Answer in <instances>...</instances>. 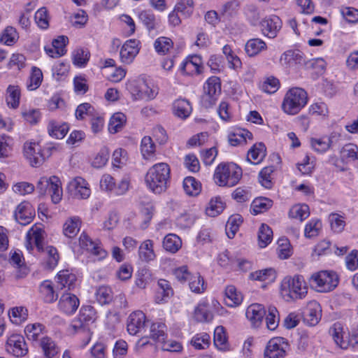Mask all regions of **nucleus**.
<instances>
[{
	"label": "nucleus",
	"instance_id": "a19ab883",
	"mask_svg": "<svg viewBox=\"0 0 358 358\" xmlns=\"http://www.w3.org/2000/svg\"><path fill=\"white\" fill-rule=\"evenodd\" d=\"M183 189L189 196H196L201 191V184L195 178L188 176L183 180Z\"/></svg>",
	"mask_w": 358,
	"mask_h": 358
},
{
	"label": "nucleus",
	"instance_id": "c85d7f7f",
	"mask_svg": "<svg viewBox=\"0 0 358 358\" xmlns=\"http://www.w3.org/2000/svg\"><path fill=\"white\" fill-rule=\"evenodd\" d=\"M252 134L245 129H236L233 133L229 135V142L232 146L244 145L248 140H252Z\"/></svg>",
	"mask_w": 358,
	"mask_h": 358
},
{
	"label": "nucleus",
	"instance_id": "473e14b6",
	"mask_svg": "<svg viewBox=\"0 0 358 358\" xmlns=\"http://www.w3.org/2000/svg\"><path fill=\"white\" fill-rule=\"evenodd\" d=\"M243 295L234 285H229L225 289L224 302L227 306L236 307L242 303Z\"/></svg>",
	"mask_w": 358,
	"mask_h": 358
},
{
	"label": "nucleus",
	"instance_id": "393cba45",
	"mask_svg": "<svg viewBox=\"0 0 358 358\" xmlns=\"http://www.w3.org/2000/svg\"><path fill=\"white\" fill-rule=\"evenodd\" d=\"M138 259L144 263H149L154 261L156 255L154 251V243L152 240L148 239L143 241L138 248Z\"/></svg>",
	"mask_w": 358,
	"mask_h": 358
},
{
	"label": "nucleus",
	"instance_id": "6e6552de",
	"mask_svg": "<svg viewBox=\"0 0 358 358\" xmlns=\"http://www.w3.org/2000/svg\"><path fill=\"white\" fill-rule=\"evenodd\" d=\"M310 281L315 284L318 292H329L338 286L339 278L336 272L324 270L314 273L310 277Z\"/></svg>",
	"mask_w": 358,
	"mask_h": 358
},
{
	"label": "nucleus",
	"instance_id": "39448f33",
	"mask_svg": "<svg viewBox=\"0 0 358 358\" xmlns=\"http://www.w3.org/2000/svg\"><path fill=\"white\" fill-rule=\"evenodd\" d=\"M242 177V170L234 163H222L215 169L214 180L219 186L233 187Z\"/></svg>",
	"mask_w": 358,
	"mask_h": 358
},
{
	"label": "nucleus",
	"instance_id": "ea45409f",
	"mask_svg": "<svg viewBox=\"0 0 358 358\" xmlns=\"http://www.w3.org/2000/svg\"><path fill=\"white\" fill-rule=\"evenodd\" d=\"M167 327L163 322H153L150 327V338L160 343L166 339Z\"/></svg>",
	"mask_w": 358,
	"mask_h": 358
},
{
	"label": "nucleus",
	"instance_id": "49530a36",
	"mask_svg": "<svg viewBox=\"0 0 358 358\" xmlns=\"http://www.w3.org/2000/svg\"><path fill=\"white\" fill-rule=\"evenodd\" d=\"M45 327L41 323L27 324L24 332L29 340L36 341L41 339V336L43 334Z\"/></svg>",
	"mask_w": 358,
	"mask_h": 358
},
{
	"label": "nucleus",
	"instance_id": "0e129e2a",
	"mask_svg": "<svg viewBox=\"0 0 358 358\" xmlns=\"http://www.w3.org/2000/svg\"><path fill=\"white\" fill-rule=\"evenodd\" d=\"M20 91L17 86H9L7 90L6 102L8 105L16 108L20 103Z\"/></svg>",
	"mask_w": 358,
	"mask_h": 358
},
{
	"label": "nucleus",
	"instance_id": "f03ea898",
	"mask_svg": "<svg viewBox=\"0 0 358 358\" xmlns=\"http://www.w3.org/2000/svg\"><path fill=\"white\" fill-rule=\"evenodd\" d=\"M169 178V166L162 162L153 165L148 169L145 176V182L150 191L155 194H161L166 189Z\"/></svg>",
	"mask_w": 358,
	"mask_h": 358
},
{
	"label": "nucleus",
	"instance_id": "603ef678",
	"mask_svg": "<svg viewBox=\"0 0 358 358\" xmlns=\"http://www.w3.org/2000/svg\"><path fill=\"white\" fill-rule=\"evenodd\" d=\"M273 239V231L267 224H262L259 229L258 240L261 248L266 247Z\"/></svg>",
	"mask_w": 358,
	"mask_h": 358
},
{
	"label": "nucleus",
	"instance_id": "4468645a",
	"mask_svg": "<svg viewBox=\"0 0 358 358\" xmlns=\"http://www.w3.org/2000/svg\"><path fill=\"white\" fill-rule=\"evenodd\" d=\"M69 189L78 199H86L91 194L88 182L81 177L73 178L69 184Z\"/></svg>",
	"mask_w": 358,
	"mask_h": 358
},
{
	"label": "nucleus",
	"instance_id": "6ab92c4d",
	"mask_svg": "<svg viewBox=\"0 0 358 358\" xmlns=\"http://www.w3.org/2000/svg\"><path fill=\"white\" fill-rule=\"evenodd\" d=\"M80 305L78 298L73 294L64 293L58 303L59 309L67 315L75 313Z\"/></svg>",
	"mask_w": 358,
	"mask_h": 358
},
{
	"label": "nucleus",
	"instance_id": "9b49d317",
	"mask_svg": "<svg viewBox=\"0 0 358 358\" xmlns=\"http://www.w3.org/2000/svg\"><path fill=\"white\" fill-rule=\"evenodd\" d=\"M6 350L16 357H22L28 353V347L24 338L20 334H12L6 341Z\"/></svg>",
	"mask_w": 358,
	"mask_h": 358
},
{
	"label": "nucleus",
	"instance_id": "7c9ffc66",
	"mask_svg": "<svg viewBox=\"0 0 358 358\" xmlns=\"http://www.w3.org/2000/svg\"><path fill=\"white\" fill-rule=\"evenodd\" d=\"M266 49V43L259 38L248 40L245 45V52L249 57H255Z\"/></svg>",
	"mask_w": 358,
	"mask_h": 358
},
{
	"label": "nucleus",
	"instance_id": "4be33fe9",
	"mask_svg": "<svg viewBox=\"0 0 358 358\" xmlns=\"http://www.w3.org/2000/svg\"><path fill=\"white\" fill-rule=\"evenodd\" d=\"M145 315L142 311H135L130 314L127 322V331L131 335H136L145 326Z\"/></svg>",
	"mask_w": 358,
	"mask_h": 358
},
{
	"label": "nucleus",
	"instance_id": "5701e85b",
	"mask_svg": "<svg viewBox=\"0 0 358 358\" xmlns=\"http://www.w3.org/2000/svg\"><path fill=\"white\" fill-rule=\"evenodd\" d=\"M202 59L200 56L194 55L188 57L180 66V71L187 75H196L201 73Z\"/></svg>",
	"mask_w": 358,
	"mask_h": 358
},
{
	"label": "nucleus",
	"instance_id": "423d86ee",
	"mask_svg": "<svg viewBox=\"0 0 358 358\" xmlns=\"http://www.w3.org/2000/svg\"><path fill=\"white\" fill-rule=\"evenodd\" d=\"M307 103V94L299 87L290 89L285 94L282 108L289 115L297 114Z\"/></svg>",
	"mask_w": 358,
	"mask_h": 358
},
{
	"label": "nucleus",
	"instance_id": "20e7f679",
	"mask_svg": "<svg viewBox=\"0 0 358 358\" xmlns=\"http://www.w3.org/2000/svg\"><path fill=\"white\" fill-rule=\"evenodd\" d=\"M96 319V311L91 306H82L79 315L74 318L68 328L71 334H83L89 341L90 338V324Z\"/></svg>",
	"mask_w": 358,
	"mask_h": 358
},
{
	"label": "nucleus",
	"instance_id": "e2e57ef3",
	"mask_svg": "<svg viewBox=\"0 0 358 358\" xmlns=\"http://www.w3.org/2000/svg\"><path fill=\"white\" fill-rule=\"evenodd\" d=\"M322 227V222L318 219L310 220L306 225L304 234L307 238H313L319 235Z\"/></svg>",
	"mask_w": 358,
	"mask_h": 358
},
{
	"label": "nucleus",
	"instance_id": "5fc2aeb1",
	"mask_svg": "<svg viewBox=\"0 0 358 358\" xmlns=\"http://www.w3.org/2000/svg\"><path fill=\"white\" fill-rule=\"evenodd\" d=\"M243 219L238 214L229 217L226 224V234L229 238H233L242 223Z\"/></svg>",
	"mask_w": 358,
	"mask_h": 358
},
{
	"label": "nucleus",
	"instance_id": "c9c22d12",
	"mask_svg": "<svg viewBox=\"0 0 358 358\" xmlns=\"http://www.w3.org/2000/svg\"><path fill=\"white\" fill-rule=\"evenodd\" d=\"M40 346L46 358H54L59 351V347L50 337L43 336L40 341Z\"/></svg>",
	"mask_w": 358,
	"mask_h": 358
},
{
	"label": "nucleus",
	"instance_id": "bf43d9fd",
	"mask_svg": "<svg viewBox=\"0 0 358 358\" xmlns=\"http://www.w3.org/2000/svg\"><path fill=\"white\" fill-rule=\"evenodd\" d=\"M222 52L226 56L230 68L236 71L241 68L242 62L240 58L233 53L230 45H225L222 48Z\"/></svg>",
	"mask_w": 358,
	"mask_h": 358
},
{
	"label": "nucleus",
	"instance_id": "bb28decb",
	"mask_svg": "<svg viewBox=\"0 0 358 358\" xmlns=\"http://www.w3.org/2000/svg\"><path fill=\"white\" fill-rule=\"evenodd\" d=\"M321 319V307L316 302H310L304 313V321L310 326L316 325Z\"/></svg>",
	"mask_w": 358,
	"mask_h": 358
},
{
	"label": "nucleus",
	"instance_id": "a878e982",
	"mask_svg": "<svg viewBox=\"0 0 358 358\" xmlns=\"http://www.w3.org/2000/svg\"><path fill=\"white\" fill-rule=\"evenodd\" d=\"M280 60L282 65H285L289 67L296 64H304L305 63L303 55L299 50H287L281 55Z\"/></svg>",
	"mask_w": 358,
	"mask_h": 358
},
{
	"label": "nucleus",
	"instance_id": "9d476101",
	"mask_svg": "<svg viewBox=\"0 0 358 358\" xmlns=\"http://www.w3.org/2000/svg\"><path fill=\"white\" fill-rule=\"evenodd\" d=\"M221 93L220 80L217 76L210 77L203 85V94L201 96V104L208 108L213 107Z\"/></svg>",
	"mask_w": 358,
	"mask_h": 358
},
{
	"label": "nucleus",
	"instance_id": "0eeeda50",
	"mask_svg": "<svg viewBox=\"0 0 358 358\" xmlns=\"http://www.w3.org/2000/svg\"><path fill=\"white\" fill-rule=\"evenodd\" d=\"M36 189L41 196L48 192L52 201L55 204L59 203L62 199V182L57 176L41 177L36 184Z\"/></svg>",
	"mask_w": 358,
	"mask_h": 358
},
{
	"label": "nucleus",
	"instance_id": "774afa93",
	"mask_svg": "<svg viewBox=\"0 0 358 358\" xmlns=\"http://www.w3.org/2000/svg\"><path fill=\"white\" fill-rule=\"evenodd\" d=\"M17 39V32L13 27H7L0 38L1 42L7 45H12Z\"/></svg>",
	"mask_w": 358,
	"mask_h": 358
},
{
	"label": "nucleus",
	"instance_id": "58836bf2",
	"mask_svg": "<svg viewBox=\"0 0 358 358\" xmlns=\"http://www.w3.org/2000/svg\"><path fill=\"white\" fill-rule=\"evenodd\" d=\"M77 282L76 275L69 270L61 271L57 274V282L61 288L67 287L69 289H73Z\"/></svg>",
	"mask_w": 358,
	"mask_h": 358
},
{
	"label": "nucleus",
	"instance_id": "f257e3e1",
	"mask_svg": "<svg viewBox=\"0 0 358 358\" xmlns=\"http://www.w3.org/2000/svg\"><path fill=\"white\" fill-rule=\"evenodd\" d=\"M45 231L41 224L34 225L27 233L25 247L29 252H31L34 246L41 254L43 259L44 266L52 270L56 267L59 260V255L56 248L52 245L43 246Z\"/></svg>",
	"mask_w": 358,
	"mask_h": 358
},
{
	"label": "nucleus",
	"instance_id": "72a5a7b5",
	"mask_svg": "<svg viewBox=\"0 0 358 358\" xmlns=\"http://www.w3.org/2000/svg\"><path fill=\"white\" fill-rule=\"evenodd\" d=\"M192 106L188 100L178 99L173 103V111L177 117L185 119L192 113Z\"/></svg>",
	"mask_w": 358,
	"mask_h": 358
},
{
	"label": "nucleus",
	"instance_id": "680f3d73",
	"mask_svg": "<svg viewBox=\"0 0 358 358\" xmlns=\"http://www.w3.org/2000/svg\"><path fill=\"white\" fill-rule=\"evenodd\" d=\"M43 80V73L41 70L36 66L32 67L31 73L27 83V88L29 90H34L39 87Z\"/></svg>",
	"mask_w": 358,
	"mask_h": 358
},
{
	"label": "nucleus",
	"instance_id": "ddd939ff",
	"mask_svg": "<svg viewBox=\"0 0 358 358\" xmlns=\"http://www.w3.org/2000/svg\"><path fill=\"white\" fill-rule=\"evenodd\" d=\"M288 344L285 338L276 337L271 339L264 352L265 358H284Z\"/></svg>",
	"mask_w": 358,
	"mask_h": 358
},
{
	"label": "nucleus",
	"instance_id": "4d7b16f0",
	"mask_svg": "<svg viewBox=\"0 0 358 358\" xmlns=\"http://www.w3.org/2000/svg\"><path fill=\"white\" fill-rule=\"evenodd\" d=\"M273 204V201L265 197L255 199L252 203L251 208L255 215L266 211Z\"/></svg>",
	"mask_w": 358,
	"mask_h": 358
},
{
	"label": "nucleus",
	"instance_id": "a211bd4d",
	"mask_svg": "<svg viewBox=\"0 0 358 358\" xmlns=\"http://www.w3.org/2000/svg\"><path fill=\"white\" fill-rule=\"evenodd\" d=\"M329 334L334 341L341 349H347L350 345L348 333L340 322L334 323L329 329Z\"/></svg>",
	"mask_w": 358,
	"mask_h": 358
},
{
	"label": "nucleus",
	"instance_id": "69168bd1",
	"mask_svg": "<svg viewBox=\"0 0 358 358\" xmlns=\"http://www.w3.org/2000/svg\"><path fill=\"white\" fill-rule=\"evenodd\" d=\"M280 318L277 308L270 306L268 308V313L266 316V327L269 330H275L279 324Z\"/></svg>",
	"mask_w": 358,
	"mask_h": 358
},
{
	"label": "nucleus",
	"instance_id": "052dcab7",
	"mask_svg": "<svg viewBox=\"0 0 358 358\" xmlns=\"http://www.w3.org/2000/svg\"><path fill=\"white\" fill-rule=\"evenodd\" d=\"M151 271L146 267L138 271L135 285L140 289H145L151 280Z\"/></svg>",
	"mask_w": 358,
	"mask_h": 358
},
{
	"label": "nucleus",
	"instance_id": "3c124183",
	"mask_svg": "<svg viewBox=\"0 0 358 358\" xmlns=\"http://www.w3.org/2000/svg\"><path fill=\"white\" fill-rule=\"evenodd\" d=\"M224 208V204L220 197L210 199L206 208V213L210 217H216L220 215Z\"/></svg>",
	"mask_w": 358,
	"mask_h": 358
},
{
	"label": "nucleus",
	"instance_id": "2f4dec72",
	"mask_svg": "<svg viewBox=\"0 0 358 358\" xmlns=\"http://www.w3.org/2000/svg\"><path fill=\"white\" fill-rule=\"evenodd\" d=\"M266 147L264 143L255 144L248 152L247 159L253 164H259L266 156Z\"/></svg>",
	"mask_w": 358,
	"mask_h": 358
},
{
	"label": "nucleus",
	"instance_id": "dca6fc26",
	"mask_svg": "<svg viewBox=\"0 0 358 358\" xmlns=\"http://www.w3.org/2000/svg\"><path fill=\"white\" fill-rule=\"evenodd\" d=\"M139 43L138 41L130 39L123 44L120 51V58L122 63L126 64L132 63L139 52Z\"/></svg>",
	"mask_w": 358,
	"mask_h": 358
},
{
	"label": "nucleus",
	"instance_id": "864d4df0",
	"mask_svg": "<svg viewBox=\"0 0 358 358\" xmlns=\"http://www.w3.org/2000/svg\"><path fill=\"white\" fill-rule=\"evenodd\" d=\"M214 345L220 350L227 349V338L224 328L222 326L217 327L214 331Z\"/></svg>",
	"mask_w": 358,
	"mask_h": 358
},
{
	"label": "nucleus",
	"instance_id": "c03bdc74",
	"mask_svg": "<svg viewBox=\"0 0 358 358\" xmlns=\"http://www.w3.org/2000/svg\"><path fill=\"white\" fill-rule=\"evenodd\" d=\"M173 47V41L166 36H160L154 42L155 50L159 55H164L168 54Z\"/></svg>",
	"mask_w": 358,
	"mask_h": 358
},
{
	"label": "nucleus",
	"instance_id": "412c9836",
	"mask_svg": "<svg viewBox=\"0 0 358 358\" xmlns=\"http://www.w3.org/2000/svg\"><path fill=\"white\" fill-rule=\"evenodd\" d=\"M157 285L155 301L159 304L167 303L173 295L171 283L165 279H159Z\"/></svg>",
	"mask_w": 358,
	"mask_h": 358
},
{
	"label": "nucleus",
	"instance_id": "338daca9",
	"mask_svg": "<svg viewBox=\"0 0 358 358\" xmlns=\"http://www.w3.org/2000/svg\"><path fill=\"white\" fill-rule=\"evenodd\" d=\"M189 281V286L192 292L196 294H201L204 292L206 287L203 278L199 273H196L192 275Z\"/></svg>",
	"mask_w": 358,
	"mask_h": 358
},
{
	"label": "nucleus",
	"instance_id": "09e8293b",
	"mask_svg": "<svg viewBox=\"0 0 358 358\" xmlns=\"http://www.w3.org/2000/svg\"><path fill=\"white\" fill-rule=\"evenodd\" d=\"M309 215V207L306 204H296L289 211V217L299 220L300 222L306 220Z\"/></svg>",
	"mask_w": 358,
	"mask_h": 358
},
{
	"label": "nucleus",
	"instance_id": "f3484780",
	"mask_svg": "<svg viewBox=\"0 0 358 358\" xmlns=\"http://www.w3.org/2000/svg\"><path fill=\"white\" fill-rule=\"evenodd\" d=\"M79 243L82 248L97 257L98 259H103L107 256V252L102 248L100 243L94 242L85 232L80 234Z\"/></svg>",
	"mask_w": 358,
	"mask_h": 358
},
{
	"label": "nucleus",
	"instance_id": "4c0bfd02",
	"mask_svg": "<svg viewBox=\"0 0 358 358\" xmlns=\"http://www.w3.org/2000/svg\"><path fill=\"white\" fill-rule=\"evenodd\" d=\"M40 293L46 303H52L58 298V294L56 293L53 284L50 280H44L40 285Z\"/></svg>",
	"mask_w": 358,
	"mask_h": 358
},
{
	"label": "nucleus",
	"instance_id": "79ce46f5",
	"mask_svg": "<svg viewBox=\"0 0 358 358\" xmlns=\"http://www.w3.org/2000/svg\"><path fill=\"white\" fill-rule=\"evenodd\" d=\"M138 17L149 31L157 29L159 25V20L156 18L154 13L150 10L141 11L138 15Z\"/></svg>",
	"mask_w": 358,
	"mask_h": 358
},
{
	"label": "nucleus",
	"instance_id": "b1692460",
	"mask_svg": "<svg viewBox=\"0 0 358 358\" xmlns=\"http://www.w3.org/2000/svg\"><path fill=\"white\" fill-rule=\"evenodd\" d=\"M266 313L263 305L253 303L248 307L245 315L254 326H259L262 322L264 317L266 315Z\"/></svg>",
	"mask_w": 358,
	"mask_h": 358
},
{
	"label": "nucleus",
	"instance_id": "aec40b11",
	"mask_svg": "<svg viewBox=\"0 0 358 358\" xmlns=\"http://www.w3.org/2000/svg\"><path fill=\"white\" fill-rule=\"evenodd\" d=\"M35 215V211L28 202H22L16 208L14 217L15 220L22 225L29 224Z\"/></svg>",
	"mask_w": 358,
	"mask_h": 358
},
{
	"label": "nucleus",
	"instance_id": "37998d69",
	"mask_svg": "<svg viewBox=\"0 0 358 358\" xmlns=\"http://www.w3.org/2000/svg\"><path fill=\"white\" fill-rule=\"evenodd\" d=\"M275 278V271L271 268L256 271L250 274V279L253 280L273 282Z\"/></svg>",
	"mask_w": 358,
	"mask_h": 358
},
{
	"label": "nucleus",
	"instance_id": "13d9d810",
	"mask_svg": "<svg viewBox=\"0 0 358 358\" xmlns=\"http://www.w3.org/2000/svg\"><path fill=\"white\" fill-rule=\"evenodd\" d=\"M95 296L99 304L105 305L112 301L113 292L109 287L103 285L97 288Z\"/></svg>",
	"mask_w": 358,
	"mask_h": 358
},
{
	"label": "nucleus",
	"instance_id": "f8f14e48",
	"mask_svg": "<svg viewBox=\"0 0 358 358\" xmlns=\"http://www.w3.org/2000/svg\"><path fill=\"white\" fill-rule=\"evenodd\" d=\"M146 82L145 80H133L127 85V90L131 94L134 100L145 99L147 101L154 99L159 93L158 87H154L150 90V94L143 95L142 90L146 88Z\"/></svg>",
	"mask_w": 358,
	"mask_h": 358
},
{
	"label": "nucleus",
	"instance_id": "1a4fd4ad",
	"mask_svg": "<svg viewBox=\"0 0 358 358\" xmlns=\"http://www.w3.org/2000/svg\"><path fill=\"white\" fill-rule=\"evenodd\" d=\"M23 153L30 165L37 167L41 166L50 156V150L49 148L42 149L41 146L36 142H26L24 144Z\"/></svg>",
	"mask_w": 358,
	"mask_h": 358
},
{
	"label": "nucleus",
	"instance_id": "de8ad7c7",
	"mask_svg": "<svg viewBox=\"0 0 358 358\" xmlns=\"http://www.w3.org/2000/svg\"><path fill=\"white\" fill-rule=\"evenodd\" d=\"M182 245V241L179 236L170 234L166 236L163 241L164 248L170 252H176Z\"/></svg>",
	"mask_w": 358,
	"mask_h": 358
},
{
	"label": "nucleus",
	"instance_id": "8fccbe9b",
	"mask_svg": "<svg viewBox=\"0 0 358 358\" xmlns=\"http://www.w3.org/2000/svg\"><path fill=\"white\" fill-rule=\"evenodd\" d=\"M126 116L122 113H116L110 117L108 124V131L115 134L120 131L126 122Z\"/></svg>",
	"mask_w": 358,
	"mask_h": 358
},
{
	"label": "nucleus",
	"instance_id": "6e6d98bb",
	"mask_svg": "<svg viewBox=\"0 0 358 358\" xmlns=\"http://www.w3.org/2000/svg\"><path fill=\"white\" fill-rule=\"evenodd\" d=\"M310 143L312 149L319 154H324L330 150L327 136L311 138Z\"/></svg>",
	"mask_w": 358,
	"mask_h": 358
},
{
	"label": "nucleus",
	"instance_id": "a18cd8bd",
	"mask_svg": "<svg viewBox=\"0 0 358 358\" xmlns=\"http://www.w3.org/2000/svg\"><path fill=\"white\" fill-rule=\"evenodd\" d=\"M341 157L346 162L358 160V146L354 143H348L341 150Z\"/></svg>",
	"mask_w": 358,
	"mask_h": 358
},
{
	"label": "nucleus",
	"instance_id": "cd10ccee",
	"mask_svg": "<svg viewBox=\"0 0 358 358\" xmlns=\"http://www.w3.org/2000/svg\"><path fill=\"white\" fill-rule=\"evenodd\" d=\"M69 125L66 122L51 120L48 124L49 135L57 139L63 138L69 131Z\"/></svg>",
	"mask_w": 358,
	"mask_h": 358
},
{
	"label": "nucleus",
	"instance_id": "e433bc0d",
	"mask_svg": "<svg viewBox=\"0 0 358 358\" xmlns=\"http://www.w3.org/2000/svg\"><path fill=\"white\" fill-rule=\"evenodd\" d=\"M156 146L150 136H144L141 143V152L143 158L153 160L155 156Z\"/></svg>",
	"mask_w": 358,
	"mask_h": 358
},
{
	"label": "nucleus",
	"instance_id": "c756f323",
	"mask_svg": "<svg viewBox=\"0 0 358 358\" xmlns=\"http://www.w3.org/2000/svg\"><path fill=\"white\" fill-rule=\"evenodd\" d=\"M194 318L199 322H208L213 320V315L208 309V303L206 300H201L195 307Z\"/></svg>",
	"mask_w": 358,
	"mask_h": 358
},
{
	"label": "nucleus",
	"instance_id": "2eb2a0df",
	"mask_svg": "<svg viewBox=\"0 0 358 358\" xmlns=\"http://www.w3.org/2000/svg\"><path fill=\"white\" fill-rule=\"evenodd\" d=\"M281 19L275 15L265 17L261 22V28L264 36L274 38L282 27Z\"/></svg>",
	"mask_w": 358,
	"mask_h": 358
},
{
	"label": "nucleus",
	"instance_id": "f704fd0d",
	"mask_svg": "<svg viewBox=\"0 0 358 358\" xmlns=\"http://www.w3.org/2000/svg\"><path fill=\"white\" fill-rule=\"evenodd\" d=\"M81 220L78 216L68 218L64 224L63 232L65 236L73 238L80 231Z\"/></svg>",
	"mask_w": 358,
	"mask_h": 358
},
{
	"label": "nucleus",
	"instance_id": "7ed1b4c3",
	"mask_svg": "<svg viewBox=\"0 0 358 358\" xmlns=\"http://www.w3.org/2000/svg\"><path fill=\"white\" fill-rule=\"evenodd\" d=\"M308 294V285L301 275L285 277L281 282L280 294L286 301L304 299Z\"/></svg>",
	"mask_w": 358,
	"mask_h": 358
}]
</instances>
